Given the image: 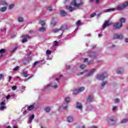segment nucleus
Here are the masks:
<instances>
[{"instance_id": "c9c22d12", "label": "nucleus", "mask_w": 128, "mask_h": 128, "mask_svg": "<svg viewBox=\"0 0 128 128\" xmlns=\"http://www.w3.org/2000/svg\"><path fill=\"white\" fill-rule=\"evenodd\" d=\"M6 52V49L2 48L0 50V54H4Z\"/></svg>"}, {"instance_id": "a878e982", "label": "nucleus", "mask_w": 128, "mask_h": 128, "mask_svg": "<svg viewBox=\"0 0 128 128\" xmlns=\"http://www.w3.org/2000/svg\"><path fill=\"white\" fill-rule=\"evenodd\" d=\"M114 8H109L106 9L103 11L104 12H114Z\"/></svg>"}, {"instance_id": "7c9ffc66", "label": "nucleus", "mask_w": 128, "mask_h": 128, "mask_svg": "<svg viewBox=\"0 0 128 128\" xmlns=\"http://www.w3.org/2000/svg\"><path fill=\"white\" fill-rule=\"evenodd\" d=\"M128 122V118H124L121 120V124H126V122Z\"/></svg>"}, {"instance_id": "4468645a", "label": "nucleus", "mask_w": 128, "mask_h": 128, "mask_svg": "<svg viewBox=\"0 0 128 128\" xmlns=\"http://www.w3.org/2000/svg\"><path fill=\"white\" fill-rule=\"evenodd\" d=\"M24 38L22 40V42L24 44V42H28V40L30 38V36L28 34L24 35Z\"/></svg>"}, {"instance_id": "9d476101", "label": "nucleus", "mask_w": 128, "mask_h": 128, "mask_svg": "<svg viewBox=\"0 0 128 128\" xmlns=\"http://www.w3.org/2000/svg\"><path fill=\"white\" fill-rule=\"evenodd\" d=\"M0 110H4L6 109V100L0 103Z\"/></svg>"}, {"instance_id": "ea45409f", "label": "nucleus", "mask_w": 128, "mask_h": 128, "mask_svg": "<svg viewBox=\"0 0 128 128\" xmlns=\"http://www.w3.org/2000/svg\"><path fill=\"white\" fill-rule=\"evenodd\" d=\"M44 110L47 112H50V107H47L45 108Z\"/></svg>"}, {"instance_id": "49530a36", "label": "nucleus", "mask_w": 128, "mask_h": 128, "mask_svg": "<svg viewBox=\"0 0 128 128\" xmlns=\"http://www.w3.org/2000/svg\"><path fill=\"white\" fill-rule=\"evenodd\" d=\"M16 48H18L15 47L12 50L10 51V52L12 54L13 52H16Z\"/></svg>"}, {"instance_id": "13d9d810", "label": "nucleus", "mask_w": 128, "mask_h": 128, "mask_svg": "<svg viewBox=\"0 0 128 128\" xmlns=\"http://www.w3.org/2000/svg\"><path fill=\"white\" fill-rule=\"evenodd\" d=\"M38 64V61L35 62L33 64L32 66H36V64Z\"/></svg>"}, {"instance_id": "c03bdc74", "label": "nucleus", "mask_w": 128, "mask_h": 128, "mask_svg": "<svg viewBox=\"0 0 128 128\" xmlns=\"http://www.w3.org/2000/svg\"><path fill=\"white\" fill-rule=\"evenodd\" d=\"M19 68H20V66H16V68H14L13 69V70H14V72H16V70H18Z\"/></svg>"}, {"instance_id": "20e7f679", "label": "nucleus", "mask_w": 128, "mask_h": 128, "mask_svg": "<svg viewBox=\"0 0 128 128\" xmlns=\"http://www.w3.org/2000/svg\"><path fill=\"white\" fill-rule=\"evenodd\" d=\"M70 102V97H66L64 99V104L62 106V108L64 110H66L68 108V104H69Z\"/></svg>"}, {"instance_id": "6e6552de", "label": "nucleus", "mask_w": 128, "mask_h": 128, "mask_svg": "<svg viewBox=\"0 0 128 128\" xmlns=\"http://www.w3.org/2000/svg\"><path fill=\"white\" fill-rule=\"evenodd\" d=\"M96 68L90 70L89 72L87 74H85V76L86 78H90V76H92L94 74V72H96Z\"/></svg>"}, {"instance_id": "4d7b16f0", "label": "nucleus", "mask_w": 128, "mask_h": 128, "mask_svg": "<svg viewBox=\"0 0 128 128\" xmlns=\"http://www.w3.org/2000/svg\"><path fill=\"white\" fill-rule=\"evenodd\" d=\"M4 78V74H0V80H2V78Z\"/></svg>"}, {"instance_id": "72a5a7b5", "label": "nucleus", "mask_w": 128, "mask_h": 128, "mask_svg": "<svg viewBox=\"0 0 128 128\" xmlns=\"http://www.w3.org/2000/svg\"><path fill=\"white\" fill-rule=\"evenodd\" d=\"M14 8V4H11L9 6L8 10H12Z\"/></svg>"}, {"instance_id": "bb28decb", "label": "nucleus", "mask_w": 128, "mask_h": 128, "mask_svg": "<svg viewBox=\"0 0 128 128\" xmlns=\"http://www.w3.org/2000/svg\"><path fill=\"white\" fill-rule=\"evenodd\" d=\"M34 108V105H30L28 108V110H32Z\"/></svg>"}, {"instance_id": "39448f33", "label": "nucleus", "mask_w": 128, "mask_h": 128, "mask_svg": "<svg viewBox=\"0 0 128 128\" xmlns=\"http://www.w3.org/2000/svg\"><path fill=\"white\" fill-rule=\"evenodd\" d=\"M58 84H56V83H54L52 86L48 84L44 87V90H50V88H58Z\"/></svg>"}, {"instance_id": "f704fd0d", "label": "nucleus", "mask_w": 128, "mask_h": 128, "mask_svg": "<svg viewBox=\"0 0 128 128\" xmlns=\"http://www.w3.org/2000/svg\"><path fill=\"white\" fill-rule=\"evenodd\" d=\"M29 62L30 61H28V60L26 59L23 61V64L26 65L28 64Z\"/></svg>"}, {"instance_id": "de8ad7c7", "label": "nucleus", "mask_w": 128, "mask_h": 128, "mask_svg": "<svg viewBox=\"0 0 128 128\" xmlns=\"http://www.w3.org/2000/svg\"><path fill=\"white\" fill-rule=\"evenodd\" d=\"M115 104H118L120 102V99L116 98L114 100Z\"/></svg>"}, {"instance_id": "a19ab883", "label": "nucleus", "mask_w": 128, "mask_h": 128, "mask_svg": "<svg viewBox=\"0 0 128 128\" xmlns=\"http://www.w3.org/2000/svg\"><path fill=\"white\" fill-rule=\"evenodd\" d=\"M18 22H24V18H18Z\"/></svg>"}, {"instance_id": "3c124183", "label": "nucleus", "mask_w": 128, "mask_h": 128, "mask_svg": "<svg viewBox=\"0 0 128 128\" xmlns=\"http://www.w3.org/2000/svg\"><path fill=\"white\" fill-rule=\"evenodd\" d=\"M76 24L78 26H80V20H78Z\"/></svg>"}, {"instance_id": "a211bd4d", "label": "nucleus", "mask_w": 128, "mask_h": 128, "mask_svg": "<svg viewBox=\"0 0 128 128\" xmlns=\"http://www.w3.org/2000/svg\"><path fill=\"white\" fill-rule=\"evenodd\" d=\"M76 108H78V110H82V104L77 102L76 104Z\"/></svg>"}, {"instance_id": "aec40b11", "label": "nucleus", "mask_w": 128, "mask_h": 128, "mask_svg": "<svg viewBox=\"0 0 128 128\" xmlns=\"http://www.w3.org/2000/svg\"><path fill=\"white\" fill-rule=\"evenodd\" d=\"M106 84H108V81L103 82L101 84V86H100V90H102V88H104V86H106Z\"/></svg>"}, {"instance_id": "bf43d9fd", "label": "nucleus", "mask_w": 128, "mask_h": 128, "mask_svg": "<svg viewBox=\"0 0 128 128\" xmlns=\"http://www.w3.org/2000/svg\"><path fill=\"white\" fill-rule=\"evenodd\" d=\"M38 64V61L35 62L33 64L32 66H36V64Z\"/></svg>"}, {"instance_id": "5701e85b", "label": "nucleus", "mask_w": 128, "mask_h": 128, "mask_svg": "<svg viewBox=\"0 0 128 128\" xmlns=\"http://www.w3.org/2000/svg\"><path fill=\"white\" fill-rule=\"evenodd\" d=\"M38 30H39L40 32H44L46 31V28L44 26H42V28H39Z\"/></svg>"}, {"instance_id": "f8f14e48", "label": "nucleus", "mask_w": 128, "mask_h": 128, "mask_svg": "<svg viewBox=\"0 0 128 128\" xmlns=\"http://www.w3.org/2000/svg\"><path fill=\"white\" fill-rule=\"evenodd\" d=\"M88 56L89 58H90L92 60H94L98 56V54L96 52H92L90 54H88Z\"/></svg>"}, {"instance_id": "8fccbe9b", "label": "nucleus", "mask_w": 128, "mask_h": 128, "mask_svg": "<svg viewBox=\"0 0 128 128\" xmlns=\"http://www.w3.org/2000/svg\"><path fill=\"white\" fill-rule=\"evenodd\" d=\"M12 90H16V86H12Z\"/></svg>"}, {"instance_id": "69168bd1", "label": "nucleus", "mask_w": 128, "mask_h": 128, "mask_svg": "<svg viewBox=\"0 0 128 128\" xmlns=\"http://www.w3.org/2000/svg\"><path fill=\"white\" fill-rule=\"evenodd\" d=\"M10 95H8L6 96V100H10Z\"/></svg>"}, {"instance_id": "a18cd8bd", "label": "nucleus", "mask_w": 128, "mask_h": 128, "mask_svg": "<svg viewBox=\"0 0 128 128\" xmlns=\"http://www.w3.org/2000/svg\"><path fill=\"white\" fill-rule=\"evenodd\" d=\"M46 54H52V51L50 50H47L46 51Z\"/></svg>"}, {"instance_id": "09e8293b", "label": "nucleus", "mask_w": 128, "mask_h": 128, "mask_svg": "<svg viewBox=\"0 0 128 128\" xmlns=\"http://www.w3.org/2000/svg\"><path fill=\"white\" fill-rule=\"evenodd\" d=\"M47 10L50 12H52V8L51 6H48Z\"/></svg>"}, {"instance_id": "c85d7f7f", "label": "nucleus", "mask_w": 128, "mask_h": 128, "mask_svg": "<svg viewBox=\"0 0 128 128\" xmlns=\"http://www.w3.org/2000/svg\"><path fill=\"white\" fill-rule=\"evenodd\" d=\"M6 7H2L0 8V12H6Z\"/></svg>"}, {"instance_id": "f3484780", "label": "nucleus", "mask_w": 128, "mask_h": 128, "mask_svg": "<svg viewBox=\"0 0 128 128\" xmlns=\"http://www.w3.org/2000/svg\"><path fill=\"white\" fill-rule=\"evenodd\" d=\"M34 114H32L31 116H30L28 124H32V120H34Z\"/></svg>"}, {"instance_id": "f03ea898", "label": "nucleus", "mask_w": 128, "mask_h": 128, "mask_svg": "<svg viewBox=\"0 0 128 128\" xmlns=\"http://www.w3.org/2000/svg\"><path fill=\"white\" fill-rule=\"evenodd\" d=\"M96 78L98 80H104V78H108V73H106V72H104L102 74H97L96 76Z\"/></svg>"}, {"instance_id": "423d86ee", "label": "nucleus", "mask_w": 128, "mask_h": 128, "mask_svg": "<svg viewBox=\"0 0 128 128\" xmlns=\"http://www.w3.org/2000/svg\"><path fill=\"white\" fill-rule=\"evenodd\" d=\"M114 40H122L124 35L122 34H114L113 35Z\"/></svg>"}, {"instance_id": "2f4dec72", "label": "nucleus", "mask_w": 128, "mask_h": 128, "mask_svg": "<svg viewBox=\"0 0 128 128\" xmlns=\"http://www.w3.org/2000/svg\"><path fill=\"white\" fill-rule=\"evenodd\" d=\"M78 90L79 91V92H82L84 90V87H81L78 88Z\"/></svg>"}, {"instance_id": "6ab92c4d", "label": "nucleus", "mask_w": 128, "mask_h": 128, "mask_svg": "<svg viewBox=\"0 0 128 128\" xmlns=\"http://www.w3.org/2000/svg\"><path fill=\"white\" fill-rule=\"evenodd\" d=\"M60 14L61 16H68V13H66V11L62 10L60 11Z\"/></svg>"}, {"instance_id": "0eeeda50", "label": "nucleus", "mask_w": 128, "mask_h": 128, "mask_svg": "<svg viewBox=\"0 0 128 128\" xmlns=\"http://www.w3.org/2000/svg\"><path fill=\"white\" fill-rule=\"evenodd\" d=\"M122 28V24L118 22L113 25V28L114 30H120Z\"/></svg>"}, {"instance_id": "ddd939ff", "label": "nucleus", "mask_w": 128, "mask_h": 128, "mask_svg": "<svg viewBox=\"0 0 128 128\" xmlns=\"http://www.w3.org/2000/svg\"><path fill=\"white\" fill-rule=\"evenodd\" d=\"M92 102H94V96H92V94H90L86 98V102L90 103Z\"/></svg>"}, {"instance_id": "680f3d73", "label": "nucleus", "mask_w": 128, "mask_h": 128, "mask_svg": "<svg viewBox=\"0 0 128 128\" xmlns=\"http://www.w3.org/2000/svg\"><path fill=\"white\" fill-rule=\"evenodd\" d=\"M12 78V76H9V80H8V82H10Z\"/></svg>"}, {"instance_id": "37998d69", "label": "nucleus", "mask_w": 128, "mask_h": 128, "mask_svg": "<svg viewBox=\"0 0 128 128\" xmlns=\"http://www.w3.org/2000/svg\"><path fill=\"white\" fill-rule=\"evenodd\" d=\"M94 64V60H91L89 62H88V66H90V64Z\"/></svg>"}, {"instance_id": "7ed1b4c3", "label": "nucleus", "mask_w": 128, "mask_h": 128, "mask_svg": "<svg viewBox=\"0 0 128 128\" xmlns=\"http://www.w3.org/2000/svg\"><path fill=\"white\" fill-rule=\"evenodd\" d=\"M70 4L76 8H78L82 6V0H74L73 2H71Z\"/></svg>"}, {"instance_id": "864d4df0", "label": "nucleus", "mask_w": 128, "mask_h": 128, "mask_svg": "<svg viewBox=\"0 0 128 128\" xmlns=\"http://www.w3.org/2000/svg\"><path fill=\"white\" fill-rule=\"evenodd\" d=\"M96 14V13H92L90 14V18H94Z\"/></svg>"}, {"instance_id": "e2e57ef3", "label": "nucleus", "mask_w": 128, "mask_h": 128, "mask_svg": "<svg viewBox=\"0 0 128 128\" xmlns=\"http://www.w3.org/2000/svg\"><path fill=\"white\" fill-rule=\"evenodd\" d=\"M84 74V72H80L79 73H78V76Z\"/></svg>"}, {"instance_id": "f257e3e1", "label": "nucleus", "mask_w": 128, "mask_h": 128, "mask_svg": "<svg viewBox=\"0 0 128 128\" xmlns=\"http://www.w3.org/2000/svg\"><path fill=\"white\" fill-rule=\"evenodd\" d=\"M66 30H68V26H62L61 28L59 29H54L52 30V32L54 34H56L58 32H62L61 34L58 36L59 38H60L62 36L64 32Z\"/></svg>"}, {"instance_id": "cd10ccee", "label": "nucleus", "mask_w": 128, "mask_h": 128, "mask_svg": "<svg viewBox=\"0 0 128 128\" xmlns=\"http://www.w3.org/2000/svg\"><path fill=\"white\" fill-rule=\"evenodd\" d=\"M40 24H41L42 26H44V24H46V20H42L40 21Z\"/></svg>"}, {"instance_id": "412c9836", "label": "nucleus", "mask_w": 128, "mask_h": 128, "mask_svg": "<svg viewBox=\"0 0 128 128\" xmlns=\"http://www.w3.org/2000/svg\"><path fill=\"white\" fill-rule=\"evenodd\" d=\"M67 121L68 122H74V118L72 116H68L67 118Z\"/></svg>"}, {"instance_id": "603ef678", "label": "nucleus", "mask_w": 128, "mask_h": 128, "mask_svg": "<svg viewBox=\"0 0 128 128\" xmlns=\"http://www.w3.org/2000/svg\"><path fill=\"white\" fill-rule=\"evenodd\" d=\"M2 32H6V28H4L1 29Z\"/></svg>"}, {"instance_id": "9b49d317", "label": "nucleus", "mask_w": 128, "mask_h": 128, "mask_svg": "<svg viewBox=\"0 0 128 128\" xmlns=\"http://www.w3.org/2000/svg\"><path fill=\"white\" fill-rule=\"evenodd\" d=\"M116 120L114 118L111 117L108 119V122L110 126H114V124H116Z\"/></svg>"}, {"instance_id": "58836bf2", "label": "nucleus", "mask_w": 128, "mask_h": 128, "mask_svg": "<svg viewBox=\"0 0 128 128\" xmlns=\"http://www.w3.org/2000/svg\"><path fill=\"white\" fill-rule=\"evenodd\" d=\"M92 108H94V107L90 105L88 107V110H92Z\"/></svg>"}, {"instance_id": "774afa93", "label": "nucleus", "mask_w": 128, "mask_h": 128, "mask_svg": "<svg viewBox=\"0 0 128 128\" xmlns=\"http://www.w3.org/2000/svg\"><path fill=\"white\" fill-rule=\"evenodd\" d=\"M100 0H96V4H100Z\"/></svg>"}, {"instance_id": "5fc2aeb1", "label": "nucleus", "mask_w": 128, "mask_h": 128, "mask_svg": "<svg viewBox=\"0 0 128 128\" xmlns=\"http://www.w3.org/2000/svg\"><path fill=\"white\" fill-rule=\"evenodd\" d=\"M22 90H21V91L22 92H24V90L26 89V86H22Z\"/></svg>"}, {"instance_id": "1a4fd4ad", "label": "nucleus", "mask_w": 128, "mask_h": 128, "mask_svg": "<svg viewBox=\"0 0 128 128\" xmlns=\"http://www.w3.org/2000/svg\"><path fill=\"white\" fill-rule=\"evenodd\" d=\"M126 6H128V2H125L121 6H118L117 10H124L125 8H126Z\"/></svg>"}, {"instance_id": "052dcab7", "label": "nucleus", "mask_w": 128, "mask_h": 128, "mask_svg": "<svg viewBox=\"0 0 128 128\" xmlns=\"http://www.w3.org/2000/svg\"><path fill=\"white\" fill-rule=\"evenodd\" d=\"M116 45H114V44H112V45L110 46V48H116Z\"/></svg>"}, {"instance_id": "473e14b6", "label": "nucleus", "mask_w": 128, "mask_h": 128, "mask_svg": "<svg viewBox=\"0 0 128 128\" xmlns=\"http://www.w3.org/2000/svg\"><path fill=\"white\" fill-rule=\"evenodd\" d=\"M68 10H69V12H72V10H74V7H72L70 6H69L68 8H67Z\"/></svg>"}, {"instance_id": "6e6d98bb", "label": "nucleus", "mask_w": 128, "mask_h": 128, "mask_svg": "<svg viewBox=\"0 0 128 128\" xmlns=\"http://www.w3.org/2000/svg\"><path fill=\"white\" fill-rule=\"evenodd\" d=\"M58 44V41H54V46H57Z\"/></svg>"}, {"instance_id": "393cba45", "label": "nucleus", "mask_w": 128, "mask_h": 128, "mask_svg": "<svg viewBox=\"0 0 128 128\" xmlns=\"http://www.w3.org/2000/svg\"><path fill=\"white\" fill-rule=\"evenodd\" d=\"M27 52L29 53V55L28 56V58H27V60H28V62H30V61L32 60V57L30 56V54H32V52H30V50H28Z\"/></svg>"}, {"instance_id": "79ce46f5", "label": "nucleus", "mask_w": 128, "mask_h": 128, "mask_svg": "<svg viewBox=\"0 0 128 128\" xmlns=\"http://www.w3.org/2000/svg\"><path fill=\"white\" fill-rule=\"evenodd\" d=\"M86 66V64H82L80 66V68H81V70H84V68Z\"/></svg>"}, {"instance_id": "4c0bfd02", "label": "nucleus", "mask_w": 128, "mask_h": 128, "mask_svg": "<svg viewBox=\"0 0 128 128\" xmlns=\"http://www.w3.org/2000/svg\"><path fill=\"white\" fill-rule=\"evenodd\" d=\"M0 4H2L3 6H8V3L6 2L2 1L0 2Z\"/></svg>"}, {"instance_id": "338daca9", "label": "nucleus", "mask_w": 128, "mask_h": 128, "mask_svg": "<svg viewBox=\"0 0 128 128\" xmlns=\"http://www.w3.org/2000/svg\"><path fill=\"white\" fill-rule=\"evenodd\" d=\"M124 42H128V38H125Z\"/></svg>"}, {"instance_id": "dca6fc26", "label": "nucleus", "mask_w": 128, "mask_h": 128, "mask_svg": "<svg viewBox=\"0 0 128 128\" xmlns=\"http://www.w3.org/2000/svg\"><path fill=\"white\" fill-rule=\"evenodd\" d=\"M57 22L58 21L56 20V19L53 18L51 20V27L54 28L56 26Z\"/></svg>"}, {"instance_id": "4be33fe9", "label": "nucleus", "mask_w": 128, "mask_h": 128, "mask_svg": "<svg viewBox=\"0 0 128 128\" xmlns=\"http://www.w3.org/2000/svg\"><path fill=\"white\" fill-rule=\"evenodd\" d=\"M116 74H122L124 72V69L122 68L118 69L116 70Z\"/></svg>"}, {"instance_id": "e433bc0d", "label": "nucleus", "mask_w": 128, "mask_h": 128, "mask_svg": "<svg viewBox=\"0 0 128 128\" xmlns=\"http://www.w3.org/2000/svg\"><path fill=\"white\" fill-rule=\"evenodd\" d=\"M78 92H80L78 91V89H76L74 91L73 94H78Z\"/></svg>"}, {"instance_id": "2eb2a0df", "label": "nucleus", "mask_w": 128, "mask_h": 128, "mask_svg": "<svg viewBox=\"0 0 128 128\" xmlns=\"http://www.w3.org/2000/svg\"><path fill=\"white\" fill-rule=\"evenodd\" d=\"M110 24H112V23H110V21L106 20L104 23L102 25V28H103L104 30L108 26H110Z\"/></svg>"}, {"instance_id": "b1692460", "label": "nucleus", "mask_w": 128, "mask_h": 128, "mask_svg": "<svg viewBox=\"0 0 128 128\" xmlns=\"http://www.w3.org/2000/svg\"><path fill=\"white\" fill-rule=\"evenodd\" d=\"M126 18H120L119 20L120 23L121 24H124V22H126Z\"/></svg>"}, {"instance_id": "c756f323", "label": "nucleus", "mask_w": 128, "mask_h": 128, "mask_svg": "<svg viewBox=\"0 0 128 128\" xmlns=\"http://www.w3.org/2000/svg\"><path fill=\"white\" fill-rule=\"evenodd\" d=\"M22 76H24V78H28V74L26 72H22Z\"/></svg>"}, {"instance_id": "0e129e2a", "label": "nucleus", "mask_w": 128, "mask_h": 128, "mask_svg": "<svg viewBox=\"0 0 128 128\" xmlns=\"http://www.w3.org/2000/svg\"><path fill=\"white\" fill-rule=\"evenodd\" d=\"M88 62V59L86 58L85 59H84V62Z\"/></svg>"}]
</instances>
